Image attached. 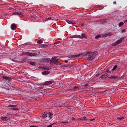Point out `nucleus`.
<instances>
[{
  "label": "nucleus",
  "mask_w": 127,
  "mask_h": 127,
  "mask_svg": "<svg viewBox=\"0 0 127 127\" xmlns=\"http://www.w3.org/2000/svg\"><path fill=\"white\" fill-rule=\"evenodd\" d=\"M84 58H87V59L89 61L93 60L95 58V56L92 54H90L89 52L87 53L86 54L83 56Z\"/></svg>",
  "instance_id": "1"
},
{
  "label": "nucleus",
  "mask_w": 127,
  "mask_h": 127,
  "mask_svg": "<svg viewBox=\"0 0 127 127\" xmlns=\"http://www.w3.org/2000/svg\"><path fill=\"white\" fill-rule=\"evenodd\" d=\"M56 58L53 57L51 60V61L52 63H53L57 65H60L61 64L59 61V60L56 59Z\"/></svg>",
  "instance_id": "2"
},
{
  "label": "nucleus",
  "mask_w": 127,
  "mask_h": 127,
  "mask_svg": "<svg viewBox=\"0 0 127 127\" xmlns=\"http://www.w3.org/2000/svg\"><path fill=\"white\" fill-rule=\"evenodd\" d=\"M82 55V54H78L77 55H74L72 56H69V57L70 58H74L76 57H79L80 56Z\"/></svg>",
  "instance_id": "3"
},
{
  "label": "nucleus",
  "mask_w": 127,
  "mask_h": 127,
  "mask_svg": "<svg viewBox=\"0 0 127 127\" xmlns=\"http://www.w3.org/2000/svg\"><path fill=\"white\" fill-rule=\"evenodd\" d=\"M26 54L27 55L30 56H35L36 55V54L35 53H30L27 52L26 53Z\"/></svg>",
  "instance_id": "4"
},
{
  "label": "nucleus",
  "mask_w": 127,
  "mask_h": 127,
  "mask_svg": "<svg viewBox=\"0 0 127 127\" xmlns=\"http://www.w3.org/2000/svg\"><path fill=\"white\" fill-rule=\"evenodd\" d=\"M10 119L9 117H1V119L2 120L6 121Z\"/></svg>",
  "instance_id": "5"
},
{
  "label": "nucleus",
  "mask_w": 127,
  "mask_h": 127,
  "mask_svg": "<svg viewBox=\"0 0 127 127\" xmlns=\"http://www.w3.org/2000/svg\"><path fill=\"white\" fill-rule=\"evenodd\" d=\"M54 82H52L51 81H46L45 82L44 84L43 85H49L50 84H51L52 83Z\"/></svg>",
  "instance_id": "6"
},
{
  "label": "nucleus",
  "mask_w": 127,
  "mask_h": 127,
  "mask_svg": "<svg viewBox=\"0 0 127 127\" xmlns=\"http://www.w3.org/2000/svg\"><path fill=\"white\" fill-rule=\"evenodd\" d=\"M11 28L12 30H15L16 28V25L15 24H13L11 26Z\"/></svg>",
  "instance_id": "7"
},
{
  "label": "nucleus",
  "mask_w": 127,
  "mask_h": 127,
  "mask_svg": "<svg viewBox=\"0 0 127 127\" xmlns=\"http://www.w3.org/2000/svg\"><path fill=\"white\" fill-rule=\"evenodd\" d=\"M108 76V74H104L101 76V77H100L99 79L106 78Z\"/></svg>",
  "instance_id": "8"
},
{
  "label": "nucleus",
  "mask_w": 127,
  "mask_h": 127,
  "mask_svg": "<svg viewBox=\"0 0 127 127\" xmlns=\"http://www.w3.org/2000/svg\"><path fill=\"white\" fill-rule=\"evenodd\" d=\"M3 78L4 79L8 80V81L11 80V78L10 77H7L5 76H3Z\"/></svg>",
  "instance_id": "9"
},
{
  "label": "nucleus",
  "mask_w": 127,
  "mask_h": 127,
  "mask_svg": "<svg viewBox=\"0 0 127 127\" xmlns=\"http://www.w3.org/2000/svg\"><path fill=\"white\" fill-rule=\"evenodd\" d=\"M89 53L95 56V55H97L98 54V53L97 51H95L94 52H89Z\"/></svg>",
  "instance_id": "10"
},
{
  "label": "nucleus",
  "mask_w": 127,
  "mask_h": 127,
  "mask_svg": "<svg viewBox=\"0 0 127 127\" xmlns=\"http://www.w3.org/2000/svg\"><path fill=\"white\" fill-rule=\"evenodd\" d=\"M124 39V38H120L119 40H117L116 42L118 44L121 43Z\"/></svg>",
  "instance_id": "11"
},
{
  "label": "nucleus",
  "mask_w": 127,
  "mask_h": 127,
  "mask_svg": "<svg viewBox=\"0 0 127 127\" xmlns=\"http://www.w3.org/2000/svg\"><path fill=\"white\" fill-rule=\"evenodd\" d=\"M66 20L67 22L69 24H75V23L74 22L71 21L67 20Z\"/></svg>",
  "instance_id": "12"
},
{
  "label": "nucleus",
  "mask_w": 127,
  "mask_h": 127,
  "mask_svg": "<svg viewBox=\"0 0 127 127\" xmlns=\"http://www.w3.org/2000/svg\"><path fill=\"white\" fill-rule=\"evenodd\" d=\"M50 72L49 71H44L42 72V74L43 75H47L50 73Z\"/></svg>",
  "instance_id": "13"
},
{
  "label": "nucleus",
  "mask_w": 127,
  "mask_h": 127,
  "mask_svg": "<svg viewBox=\"0 0 127 127\" xmlns=\"http://www.w3.org/2000/svg\"><path fill=\"white\" fill-rule=\"evenodd\" d=\"M82 37H81L80 36V37H79V38H85L86 39H87V37L86 36V35L84 33H83L81 35Z\"/></svg>",
  "instance_id": "14"
},
{
  "label": "nucleus",
  "mask_w": 127,
  "mask_h": 127,
  "mask_svg": "<svg viewBox=\"0 0 127 127\" xmlns=\"http://www.w3.org/2000/svg\"><path fill=\"white\" fill-rule=\"evenodd\" d=\"M22 13L21 12H15L13 13V15L17 14L18 15H22Z\"/></svg>",
  "instance_id": "15"
},
{
  "label": "nucleus",
  "mask_w": 127,
  "mask_h": 127,
  "mask_svg": "<svg viewBox=\"0 0 127 127\" xmlns=\"http://www.w3.org/2000/svg\"><path fill=\"white\" fill-rule=\"evenodd\" d=\"M43 39H40L38 40L37 41V43L38 44H41L43 42Z\"/></svg>",
  "instance_id": "16"
},
{
  "label": "nucleus",
  "mask_w": 127,
  "mask_h": 127,
  "mask_svg": "<svg viewBox=\"0 0 127 127\" xmlns=\"http://www.w3.org/2000/svg\"><path fill=\"white\" fill-rule=\"evenodd\" d=\"M79 37H80V35H73L72 37V38H79Z\"/></svg>",
  "instance_id": "17"
},
{
  "label": "nucleus",
  "mask_w": 127,
  "mask_h": 127,
  "mask_svg": "<svg viewBox=\"0 0 127 127\" xmlns=\"http://www.w3.org/2000/svg\"><path fill=\"white\" fill-rule=\"evenodd\" d=\"M108 78L110 79H115V78H118V77H115L114 76H111L110 77H108Z\"/></svg>",
  "instance_id": "18"
},
{
  "label": "nucleus",
  "mask_w": 127,
  "mask_h": 127,
  "mask_svg": "<svg viewBox=\"0 0 127 127\" xmlns=\"http://www.w3.org/2000/svg\"><path fill=\"white\" fill-rule=\"evenodd\" d=\"M29 63L31 65H35V63L34 62H29Z\"/></svg>",
  "instance_id": "19"
},
{
  "label": "nucleus",
  "mask_w": 127,
  "mask_h": 127,
  "mask_svg": "<svg viewBox=\"0 0 127 127\" xmlns=\"http://www.w3.org/2000/svg\"><path fill=\"white\" fill-rule=\"evenodd\" d=\"M47 113L46 112H44L43 115V117H46L47 115Z\"/></svg>",
  "instance_id": "20"
},
{
  "label": "nucleus",
  "mask_w": 127,
  "mask_h": 127,
  "mask_svg": "<svg viewBox=\"0 0 127 127\" xmlns=\"http://www.w3.org/2000/svg\"><path fill=\"white\" fill-rule=\"evenodd\" d=\"M124 24V23L123 22H120L119 24V26L120 27L122 26Z\"/></svg>",
  "instance_id": "21"
},
{
  "label": "nucleus",
  "mask_w": 127,
  "mask_h": 127,
  "mask_svg": "<svg viewBox=\"0 0 127 127\" xmlns=\"http://www.w3.org/2000/svg\"><path fill=\"white\" fill-rule=\"evenodd\" d=\"M16 107V105H9L8 107H14V108H15Z\"/></svg>",
  "instance_id": "22"
},
{
  "label": "nucleus",
  "mask_w": 127,
  "mask_h": 127,
  "mask_svg": "<svg viewBox=\"0 0 127 127\" xmlns=\"http://www.w3.org/2000/svg\"><path fill=\"white\" fill-rule=\"evenodd\" d=\"M117 44H118L117 43V42L116 41L115 42L113 43L112 44V46H115Z\"/></svg>",
  "instance_id": "23"
},
{
  "label": "nucleus",
  "mask_w": 127,
  "mask_h": 127,
  "mask_svg": "<svg viewBox=\"0 0 127 127\" xmlns=\"http://www.w3.org/2000/svg\"><path fill=\"white\" fill-rule=\"evenodd\" d=\"M117 65H115L113 68L112 69V70H115L117 68Z\"/></svg>",
  "instance_id": "24"
},
{
  "label": "nucleus",
  "mask_w": 127,
  "mask_h": 127,
  "mask_svg": "<svg viewBox=\"0 0 127 127\" xmlns=\"http://www.w3.org/2000/svg\"><path fill=\"white\" fill-rule=\"evenodd\" d=\"M11 109L12 110H15V111H17V110H18V108H16V107L15 108L13 107Z\"/></svg>",
  "instance_id": "25"
},
{
  "label": "nucleus",
  "mask_w": 127,
  "mask_h": 127,
  "mask_svg": "<svg viewBox=\"0 0 127 127\" xmlns=\"http://www.w3.org/2000/svg\"><path fill=\"white\" fill-rule=\"evenodd\" d=\"M89 83L88 82V83H87L86 84H85L84 85V86L85 87L87 88V86L88 87V85H89Z\"/></svg>",
  "instance_id": "26"
},
{
  "label": "nucleus",
  "mask_w": 127,
  "mask_h": 127,
  "mask_svg": "<svg viewBox=\"0 0 127 127\" xmlns=\"http://www.w3.org/2000/svg\"><path fill=\"white\" fill-rule=\"evenodd\" d=\"M101 35H98L95 37L96 39H98L100 37Z\"/></svg>",
  "instance_id": "27"
},
{
  "label": "nucleus",
  "mask_w": 127,
  "mask_h": 127,
  "mask_svg": "<svg viewBox=\"0 0 127 127\" xmlns=\"http://www.w3.org/2000/svg\"><path fill=\"white\" fill-rule=\"evenodd\" d=\"M124 118V117H118L117 118V119H120L121 120H122Z\"/></svg>",
  "instance_id": "28"
},
{
  "label": "nucleus",
  "mask_w": 127,
  "mask_h": 127,
  "mask_svg": "<svg viewBox=\"0 0 127 127\" xmlns=\"http://www.w3.org/2000/svg\"><path fill=\"white\" fill-rule=\"evenodd\" d=\"M51 19V17H48V18H46L45 19V21H47L49 20H50Z\"/></svg>",
  "instance_id": "29"
},
{
  "label": "nucleus",
  "mask_w": 127,
  "mask_h": 127,
  "mask_svg": "<svg viewBox=\"0 0 127 127\" xmlns=\"http://www.w3.org/2000/svg\"><path fill=\"white\" fill-rule=\"evenodd\" d=\"M121 31L122 33L125 32L126 31V30L125 29L122 30H121Z\"/></svg>",
  "instance_id": "30"
},
{
  "label": "nucleus",
  "mask_w": 127,
  "mask_h": 127,
  "mask_svg": "<svg viewBox=\"0 0 127 127\" xmlns=\"http://www.w3.org/2000/svg\"><path fill=\"white\" fill-rule=\"evenodd\" d=\"M42 47H47L48 46L47 45H45V44H43L42 45Z\"/></svg>",
  "instance_id": "31"
},
{
  "label": "nucleus",
  "mask_w": 127,
  "mask_h": 127,
  "mask_svg": "<svg viewBox=\"0 0 127 127\" xmlns=\"http://www.w3.org/2000/svg\"><path fill=\"white\" fill-rule=\"evenodd\" d=\"M73 66V65H70L69 66H69V67H72ZM63 66L64 67H66V66H67V65H63Z\"/></svg>",
  "instance_id": "32"
},
{
  "label": "nucleus",
  "mask_w": 127,
  "mask_h": 127,
  "mask_svg": "<svg viewBox=\"0 0 127 127\" xmlns=\"http://www.w3.org/2000/svg\"><path fill=\"white\" fill-rule=\"evenodd\" d=\"M49 114H50V116H49L51 118L52 116V114L51 112H49Z\"/></svg>",
  "instance_id": "33"
},
{
  "label": "nucleus",
  "mask_w": 127,
  "mask_h": 127,
  "mask_svg": "<svg viewBox=\"0 0 127 127\" xmlns=\"http://www.w3.org/2000/svg\"><path fill=\"white\" fill-rule=\"evenodd\" d=\"M108 36H110L112 35V33H111V32L108 33Z\"/></svg>",
  "instance_id": "34"
},
{
  "label": "nucleus",
  "mask_w": 127,
  "mask_h": 127,
  "mask_svg": "<svg viewBox=\"0 0 127 127\" xmlns=\"http://www.w3.org/2000/svg\"><path fill=\"white\" fill-rule=\"evenodd\" d=\"M108 36V33L106 34H104L103 35V36L104 37H107V36Z\"/></svg>",
  "instance_id": "35"
},
{
  "label": "nucleus",
  "mask_w": 127,
  "mask_h": 127,
  "mask_svg": "<svg viewBox=\"0 0 127 127\" xmlns=\"http://www.w3.org/2000/svg\"><path fill=\"white\" fill-rule=\"evenodd\" d=\"M60 42H56L55 43H53V44H59Z\"/></svg>",
  "instance_id": "36"
},
{
  "label": "nucleus",
  "mask_w": 127,
  "mask_h": 127,
  "mask_svg": "<svg viewBox=\"0 0 127 127\" xmlns=\"http://www.w3.org/2000/svg\"><path fill=\"white\" fill-rule=\"evenodd\" d=\"M95 120V119H90V120L91 121H92L93 120Z\"/></svg>",
  "instance_id": "37"
},
{
  "label": "nucleus",
  "mask_w": 127,
  "mask_h": 127,
  "mask_svg": "<svg viewBox=\"0 0 127 127\" xmlns=\"http://www.w3.org/2000/svg\"><path fill=\"white\" fill-rule=\"evenodd\" d=\"M106 71L108 72H109L110 73H111V71H109V70H106Z\"/></svg>",
  "instance_id": "38"
},
{
  "label": "nucleus",
  "mask_w": 127,
  "mask_h": 127,
  "mask_svg": "<svg viewBox=\"0 0 127 127\" xmlns=\"http://www.w3.org/2000/svg\"><path fill=\"white\" fill-rule=\"evenodd\" d=\"M99 75V74L98 73V74H96V77H97V76H98Z\"/></svg>",
  "instance_id": "39"
},
{
  "label": "nucleus",
  "mask_w": 127,
  "mask_h": 127,
  "mask_svg": "<svg viewBox=\"0 0 127 127\" xmlns=\"http://www.w3.org/2000/svg\"><path fill=\"white\" fill-rule=\"evenodd\" d=\"M30 127H37L36 126H30Z\"/></svg>",
  "instance_id": "40"
},
{
  "label": "nucleus",
  "mask_w": 127,
  "mask_h": 127,
  "mask_svg": "<svg viewBox=\"0 0 127 127\" xmlns=\"http://www.w3.org/2000/svg\"><path fill=\"white\" fill-rule=\"evenodd\" d=\"M52 127V126L51 125H49V126H48L47 127Z\"/></svg>",
  "instance_id": "41"
},
{
  "label": "nucleus",
  "mask_w": 127,
  "mask_h": 127,
  "mask_svg": "<svg viewBox=\"0 0 127 127\" xmlns=\"http://www.w3.org/2000/svg\"><path fill=\"white\" fill-rule=\"evenodd\" d=\"M84 25V24L83 23H81V26H83Z\"/></svg>",
  "instance_id": "42"
},
{
  "label": "nucleus",
  "mask_w": 127,
  "mask_h": 127,
  "mask_svg": "<svg viewBox=\"0 0 127 127\" xmlns=\"http://www.w3.org/2000/svg\"><path fill=\"white\" fill-rule=\"evenodd\" d=\"M126 22H127V20H126L124 21V22L125 23Z\"/></svg>",
  "instance_id": "43"
},
{
  "label": "nucleus",
  "mask_w": 127,
  "mask_h": 127,
  "mask_svg": "<svg viewBox=\"0 0 127 127\" xmlns=\"http://www.w3.org/2000/svg\"><path fill=\"white\" fill-rule=\"evenodd\" d=\"M72 120H74L75 119V118H72Z\"/></svg>",
  "instance_id": "44"
},
{
  "label": "nucleus",
  "mask_w": 127,
  "mask_h": 127,
  "mask_svg": "<svg viewBox=\"0 0 127 127\" xmlns=\"http://www.w3.org/2000/svg\"><path fill=\"white\" fill-rule=\"evenodd\" d=\"M116 1H114L113 2V4H116Z\"/></svg>",
  "instance_id": "45"
},
{
  "label": "nucleus",
  "mask_w": 127,
  "mask_h": 127,
  "mask_svg": "<svg viewBox=\"0 0 127 127\" xmlns=\"http://www.w3.org/2000/svg\"><path fill=\"white\" fill-rule=\"evenodd\" d=\"M45 69H46L48 70H49V68H46Z\"/></svg>",
  "instance_id": "46"
},
{
  "label": "nucleus",
  "mask_w": 127,
  "mask_h": 127,
  "mask_svg": "<svg viewBox=\"0 0 127 127\" xmlns=\"http://www.w3.org/2000/svg\"><path fill=\"white\" fill-rule=\"evenodd\" d=\"M67 122H63V123H67Z\"/></svg>",
  "instance_id": "47"
},
{
  "label": "nucleus",
  "mask_w": 127,
  "mask_h": 127,
  "mask_svg": "<svg viewBox=\"0 0 127 127\" xmlns=\"http://www.w3.org/2000/svg\"><path fill=\"white\" fill-rule=\"evenodd\" d=\"M65 62L66 63L68 62V61L67 60H66L65 61Z\"/></svg>",
  "instance_id": "48"
},
{
  "label": "nucleus",
  "mask_w": 127,
  "mask_h": 127,
  "mask_svg": "<svg viewBox=\"0 0 127 127\" xmlns=\"http://www.w3.org/2000/svg\"><path fill=\"white\" fill-rule=\"evenodd\" d=\"M78 88V87H74V88Z\"/></svg>",
  "instance_id": "49"
},
{
  "label": "nucleus",
  "mask_w": 127,
  "mask_h": 127,
  "mask_svg": "<svg viewBox=\"0 0 127 127\" xmlns=\"http://www.w3.org/2000/svg\"><path fill=\"white\" fill-rule=\"evenodd\" d=\"M85 118H86V117H84V119H85Z\"/></svg>",
  "instance_id": "50"
},
{
  "label": "nucleus",
  "mask_w": 127,
  "mask_h": 127,
  "mask_svg": "<svg viewBox=\"0 0 127 127\" xmlns=\"http://www.w3.org/2000/svg\"><path fill=\"white\" fill-rule=\"evenodd\" d=\"M56 124V123H54V124H52V125H54V124Z\"/></svg>",
  "instance_id": "51"
},
{
  "label": "nucleus",
  "mask_w": 127,
  "mask_h": 127,
  "mask_svg": "<svg viewBox=\"0 0 127 127\" xmlns=\"http://www.w3.org/2000/svg\"><path fill=\"white\" fill-rule=\"evenodd\" d=\"M12 61H14V60L13 59H12Z\"/></svg>",
  "instance_id": "52"
},
{
  "label": "nucleus",
  "mask_w": 127,
  "mask_h": 127,
  "mask_svg": "<svg viewBox=\"0 0 127 127\" xmlns=\"http://www.w3.org/2000/svg\"><path fill=\"white\" fill-rule=\"evenodd\" d=\"M46 60H48V59H46Z\"/></svg>",
  "instance_id": "53"
},
{
  "label": "nucleus",
  "mask_w": 127,
  "mask_h": 127,
  "mask_svg": "<svg viewBox=\"0 0 127 127\" xmlns=\"http://www.w3.org/2000/svg\"><path fill=\"white\" fill-rule=\"evenodd\" d=\"M99 81V82H100V81Z\"/></svg>",
  "instance_id": "54"
}]
</instances>
